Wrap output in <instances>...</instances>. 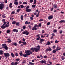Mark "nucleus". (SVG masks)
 Returning <instances> with one entry per match:
<instances>
[{
    "label": "nucleus",
    "mask_w": 65,
    "mask_h": 65,
    "mask_svg": "<svg viewBox=\"0 0 65 65\" xmlns=\"http://www.w3.org/2000/svg\"><path fill=\"white\" fill-rule=\"evenodd\" d=\"M40 46L38 45L36 46V48L35 47L34 48H31V50L33 52H34V50L36 52H39L40 51Z\"/></svg>",
    "instance_id": "1"
},
{
    "label": "nucleus",
    "mask_w": 65,
    "mask_h": 65,
    "mask_svg": "<svg viewBox=\"0 0 65 65\" xmlns=\"http://www.w3.org/2000/svg\"><path fill=\"white\" fill-rule=\"evenodd\" d=\"M25 53L26 54H23V56L24 57H27V56L30 55V50L25 51Z\"/></svg>",
    "instance_id": "2"
},
{
    "label": "nucleus",
    "mask_w": 65,
    "mask_h": 65,
    "mask_svg": "<svg viewBox=\"0 0 65 65\" xmlns=\"http://www.w3.org/2000/svg\"><path fill=\"white\" fill-rule=\"evenodd\" d=\"M36 27H38V25L37 24H36L35 25L34 27H32V30H37L38 28Z\"/></svg>",
    "instance_id": "3"
},
{
    "label": "nucleus",
    "mask_w": 65,
    "mask_h": 65,
    "mask_svg": "<svg viewBox=\"0 0 65 65\" xmlns=\"http://www.w3.org/2000/svg\"><path fill=\"white\" fill-rule=\"evenodd\" d=\"M4 55L6 58H7V57H9L10 55L8 53H4Z\"/></svg>",
    "instance_id": "4"
},
{
    "label": "nucleus",
    "mask_w": 65,
    "mask_h": 65,
    "mask_svg": "<svg viewBox=\"0 0 65 65\" xmlns=\"http://www.w3.org/2000/svg\"><path fill=\"white\" fill-rule=\"evenodd\" d=\"M29 33H30V32H28L27 31H24L22 32V34H26V35H29Z\"/></svg>",
    "instance_id": "5"
},
{
    "label": "nucleus",
    "mask_w": 65,
    "mask_h": 65,
    "mask_svg": "<svg viewBox=\"0 0 65 65\" xmlns=\"http://www.w3.org/2000/svg\"><path fill=\"white\" fill-rule=\"evenodd\" d=\"M2 22H3V25H5L6 24H7V22H5V19H3L2 20Z\"/></svg>",
    "instance_id": "6"
},
{
    "label": "nucleus",
    "mask_w": 65,
    "mask_h": 65,
    "mask_svg": "<svg viewBox=\"0 0 65 65\" xmlns=\"http://www.w3.org/2000/svg\"><path fill=\"white\" fill-rule=\"evenodd\" d=\"M5 26L6 28H8V27H9V22H8L6 24Z\"/></svg>",
    "instance_id": "7"
},
{
    "label": "nucleus",
    "mask_w": 65,
    "mask_h": 65,
    "mask_svg": "<svg viewBox=\"0 0 65 65\" xmlns=\"http://www.w3.org/2000/svg\"><path fill=\"white\" fill-rule=\"evenodd\" d=\"M40 62L41 63H42V64H43V63L44 64H46V61L45 60H41L40 61Z\"/></svg>",
    "instance_id": "8"
},
{
    "label": "nucleus",
    "mask_w": 65,
    "mask_h": 65,
    "mask_svg": "<svg viewBox=\"0 0 65 65\" xmlns=\"http://www.w3.org/2000/svg\"><path fill=\"white\" fill-rule=\"evenodd\" d=\"M53 18V15H51L49 16L48 18V20H51Z\"/></svg>",
    "instance_id": "9"
},
{
    "label": "nucleus",
    "mask_w": 65,
    "mask_h": 65,
    "mask_svg": "<svg viewBox=\"0 0 65 65\" xmlns=\"http://www.w3.org/2000/svg\"><path fill=\"white\" fill-rule=\"evenodd\" d=\"M3 47L4 48H5L6 51H7V50H8V47H7V46H3Z\"/></svg>",
    "instance_id": "10"
},
{
    "label": "nucleus",
    "mask_w": 65,
    "mask_h": 65,
    "mask_svg": "<svg viewBox=\"0 0 65 65\" xmlns=\"http://www.w3.org/2000/svg\"><path fill=\"white\" fill-rule=\"evenodd\" d=\"M11 64L12 65H17L18 64V63L17 62H15V63L12 62L11 63Z\"/></svg>",
    "instance_id": "11"
},
{
    "label": "nucleus",
    "mask_w": 65,
    "mask_h": 65,
    "mask_svg": "<svg viewBox=\"0 0 65 65\" xmlns=\"http://www.w3.org/2000/svg\"><path fill=\"white\" fill-rule=\"evenodd\" d=\"M14 4H15L16 5H18V2H17L18 0H15L14 1Z\"/></svg>",
    "instance_id": "12"
},
{
    "label": "nucleus",
    "mask_w": 65,
    "mask_h": 65,
    "mask_svg": "<svg viewBox=\"0 0 65 65\" xmlns=\"http://www.w3.org/2000/svg\"><path fill=\"white\" fill-rule=\"evenodd\" d=\"M13 32H15L16 33L18 32V30L17 29H14L13 30Z\"/></svg>",
    "instance_id": "13"
},
{
    "label": "nucleus",
    "mask_w": 65,
    "mask_h": 65,
    "mask_svg": "<svg viewBox=\"0 0 65 65\" xmlns=\"http://www.w3.org/2000/svg\"><path fill=\"white\" fill-rule=\"evenodd\" d=\"M31 10L30 9H28L26 10V11L27 12H30L31 11Z\"/></svg>",
    "instance_id": "14"
},
{
    "label": "nucleus",
    "mask_w": 65,
    "mask_h": 65,
    "mask_svg": "<svg viewBox=\"0 0 65 65\" xmlns=\"http://www.w3.org/2000/svg\"><path fill=\"white\" fill-rule=\"evenodd\" d=\"M1 28L2 29H5L6 27H5V26L3 25L1 26Z\"/></svg>",
    "instance_id": "15"
},
{
    "label": "nucleus",
    "mask_w": 65,
    "mask_h": 65,
    "mask_svg": "<svg viewBox=\"0 0 65 65\" xmlns=\"http://www.w3.org/2000/svg\"><path fill=\"white\" fill-rule=\"evenodd\" d=\"M44 41V40L42 39H40V43H41L42 41Z\"/></svg>",
    "instance_id": "16"
},
{
    "label": "nucleus",
    "mask_w": 65,
    "mask_h": 65,
    "mask_svg": "<svg viewBox=\"0 0 65 65\" xmlns=\"http://www.w3.org/2000/svg\"><path fill=\"white\" fill-rule=\"evenodd\" d=\"M30 22H28L27 21H26L25 22V25H29L30 24Z\"/></svg>",
    "instance_id": "17"
},
{
    "label": "nucleus",
    "mask_w": 65,
    "mask_h": 65,
    "mask_svg": "<svg viewBox=\"0 0 65 65\" xmlns=\"http://www.w3.org/2000/svg\"><path fill=\"white\" fill-rule=\"evenodd\" d=\"M59 23H65V21L64 20H62L59 21Z\"/></svg>",
    "instance_id": "18"
},
{
    "label": "nucleus",
    "mask_w": 65,
    "mask_h": 65,
    "mask_svg": "<svg viewBox=\"0 0 65 65\" xmlns=\"http://www.w3.org/2000/svg\"><path fill=\"white\" fill-rule=\"evenodd\" d=\"M51 44V42L48 41L46 43V45H50Z\"/></svg>",
    "instance_id": "19"
},
{
    "label": "nucleus",
    "mask_w": 65,
    "mask_h": 65,
    "mask_svg": "<svg viewBox=\"0 0 65 65\" xmlns=\"http://www.w3.org/2000/svg\"><path fill=\"white\" fill-rule=\"evenodd\" d=\"M3 51L2 50L0 51V55H3Z\"/></svg>",
    "instance_id": "20"
},
{
    "label": "nucleus",
    "mask_w": 65,
    "mask_h": 65,
    "mask_svg": "<svg viewBox=\"0 0 65 65\" xmlns=\"http://www.w3.org/2000/svg\"><path fill=\"white\" fill-rule=\"evenodd\" d=\"M61 49V48L60 47L59 48H56L55 49L56 51H59V50H60Z\"/></svg>",
    "instance_id": "21"
},
{
    "label": "nucleus",
    "mask_w": 65,
    "mask_h": 65,
    "mask_svg": "<svg viewBox=\"0 0 65 65\" xmlns=\"http://www.w3.org/2000/svg\"><path fill=\"white\" fill-rule=\"evenodd\" d=\"M12 3H10L9 4V7L10 8H12Z\"/></svg>",
    "instance_id": "22"
},
{
    "label": "nucleus",
    "mask_w": 65,
    "mask_h": 65,
    "mask_svg": "<svg viewBox=\"0 0 65 65\" xmlns=\"http://www.w3.org/2000/svg\"><path fill=\"white\" fill-rule=\"evenodd\" d=\"M0 6H2V7H4V4H0Z\"/></svg>",
    "instance_id": "23"
},
{
    "label": "nucleus",
    "mask_w": 65,
    "mask_h": 65,
    "mask_svg": "<svg viewBox=\"0 0 65 65\" xmlns=\"http://www.w3.org/2000/svg\"><path fill=\"white\" fill-rule=\"evenodd\" d=\"M53 7L54 8H57V5L54 4L53 6Z\"/></svg>",
    "instance_id": "24"
},
{
    "label": "nucleus",
    "mask_w": 65,
    "mask_h": 65,
    "mask_svg": "<svg viewBox=\"0 0 65 65\" xmlns=\"http://www.w3.org/2000/svg\"><path fill=\"white\" fill-rule=\"evenodd\" d=\"M22 43H23V44H24V45H26V44H27L26 42L25 41L22 42Z\"/></svg>",
    "instance_id": "25"
},
{
    "label": "nucleus",
    "mask_w": 65,
    "mask_h": 65,
    "mask_svg": "<svg viewBox=\"0 0 65 65\" xmlns=\"http://www.w3.org/2000/svg\"><path fill=\"white\" fill-rule=\"evenodd\" d=\"M10 32V31L9 30H8L7 31V33H9Z\"/></svg>",
    "instance_id": "26"
},
{
    "label": "nucleus",
    "mask_w": 65,
    "mask_h": 65,
    "mask_svg": "<svg viewBox=\"0 0 65 65\" xmlns=\"http://www.w3.org/2000/svg\"><path fill=\"white\" fill-rule=\"evenodd\" d=\"M11 55L12 57H14V54H13V53H11Z\"/></svg>",
    "instance_id": "27"
},
{
    "label": "nucleus",
    "mask_w": 65,
    "mask_h": 65,
    "mask_svg": "<svg viewBox=\"0 0 65 65\" xmlns=\"http://www.w3.org/2000/svg\"><path fill=\"white\" fill-rule=\"evenodd\" d=\"M15 23H16V22L14 21L12 22V24L13 25H15Z\"/></svg>",
    "instance_id": "28"
},
{
    "label": "nucleus",
    "mask_w": 65,
    "mask_h": 65,
    "mask_svg": "<svg viewBox=\"0 0 65 65\" xmlns=\"http://www.w3.org/2000/svg\"><path fill=\"white\" fill-rule=\"evenodd\" d=\"M53 53H56V50H54L52 51Z\"/></svg>",
    "instance_id": "29"
},
{
    "label": "nucleus",
    "mask_w": 65,
    "mask_h": 65,
    "mask_svg": "<svg viewBox=\"0 0 65 65\" xmlns=\"http://www.w3.org/2000/svg\"><path fill=\"white\" fill-rule=\"evenodd\" d=\"M21 20H23V15H21Z\"/></svg>",
    "instance_id": "30"
},
{
    "label": "nucleus",
    "mask_w": 65,
    "mask_h": 65,
    "mask_svg": "<svg viewBox=\"0 0 65 65\" xmlns=\"http://www.w3.org/2000/svg\"><path fill=\"white\" fill-rule=\"evenodd\" d=\"M29 63L30 65H34V63L32 62H29Z\"/></svg>",
    "instance_id": "31"
},
{
    "label": "nucleus",
    "mask_w": 65,
    "mask_h": 65,
    "mask_svg": "<svg viewBox=\"0 0 65 65\" xmlns=\"http://www.w3.org/2000/svg\"><path fill=\"white\" fill-rule=\"evenodd\" d=\"M19 24H20V23H19V22H17L16 24V26H19Z\"/></svg>",
    "instance_id": "32"
},
{
    "label": "nucleus",
    "mask_w": 65,
    "mask_h": 65,
    "mask_svg": "<svg viewBox=\"0 0 65 65\" xmlns=\"http://www.w3.org/2000/svg\"><path fill=\"white\" fill-rule=\"evenodd\" d=\"M36 2H37V1H36V0H34V3L33 4H35L36 3Z\"/></svg>",
    "instance_id": "33"
},
{
    "label": "nucleus",
    "mask_w": 65,
    "mask_h": 65,
    "mask_svg": "<svg viewBox=\"0 0 65 65\" xmlns=\"http://www.w3.org/2000/svg\"><path fill=\"white\" fill-rule=\"evenodd\" d=\"M3 8V7L2 6H0V9L1 10H2Z\"/></svg>",
    "instance_id": "34"
},
{
    "label": "nucleus",
    "mask_w": 65,
    "mask_h": 65,
    "mask_svg": "<svg viewBox=\"0 0 65 65\" xmlns=\"http://www.w3.org/2000/svg\"><path fill=\"white\" fill-rule=\"evenodd\" d=\"M57 32V29H54L53 30V32H54V33H56Z\"/></svg>",
    "instance_id": "35"
},
{
    "label": "nucleus",
    "mask_w": 65,
    "mask_h": 65,
    "mask_svg": "<svg viewBox=\"0 0 65 65\" xmlns=\"http://www.w3.org/2000/svg\"><path fill=\"white\" fill-rule=\"evenodd\" d=\"M35 6H36V5H33L32 6V8H35Z\"/></svg>",
    "instance_id": "36"
},
{
    "label": "nucleus",
    "mask_w": 65,
    "mask_h": 65,
    "mask_svg": "<svg viewBox=\"0 0 65 65\" xmlns=\"http://www.w3.org/2000/svg\"><path fill=\"white\" fill-rule=\"evenodd\" d=\"M7 42H8V43L11 42V40H8V41H7Z\"/></svg>",
    "instance_id": "37"
},
{
    "label": "nucleus",
    "mask_w": 65,
    "mask_h": 65,
    "mask_svg": "<svg viewBox=\"0 0 65 65\" xmlns=\"http://www.w3.org/2000/svg\"><path fill=\"white\" fill-rule=\"evenodd\" d=\"M21 6V8H24V6L23 5H20Z\"/></svg>",
    "instance_id": "38"
},
{
    "label": "nucleus",
    "mask_w": 65,
    "mask_h": 65,
    "mask_svg": "<svg viewBox=\"0 0 65 65\" xmlns=\"http://www.w3.org/2000/svg\"><path fill=\"white\" fill-rule=\"evenodd\" d=\"M55 43H58V42H59V41L56 40L55 42Z\"/></svg>",
    "instance_id": "39"
},
{
    "label": "nucleus",
    "mask_w": 65,
    "mask_h": 65,
    "mask_svg": "<svg viewBox=\"0 0 65 65\" xmlns=\"http://www.w3.org/2000/svg\"><path fill=\"white\" fill-rule=\"evenodd\" d=\"M48 50L49 51H52V48H51L50 47L48 48Z\"/></svg>",
    "instance_id": "40"
},
{
    "label": "nucleus",
    "mask_w": 65,
    "mask_h": 65,
    "mask_svg": "<svg viewBox=\"0 0 65 65\" xmlns=\"http://www.w3.org/2000/svg\"><path fill=\"white\" fill-rule=\"evenodd\" d=\"M15 55L16 56H17V57H18V56H19V54L17 53H16L15 54Z\"/></svg>",
    "instance_id": "41"
},
{
    "label": "nucleus",
    "mask_w": 65,
    "mask_h": 65,
    "mask_svg": "<svg viewBox=\"0 0 65 65\" xmlns=\"http://www.w3.org/2000/svg\"><path fill=\"white\" fill-rule=\"evenodd\" d=\"M29 2L30 3H32L33 2V0H30Z\"/></svg>",
    "instance_id": "42"
},
{
    "label": "nucleus",
    "mask_w": 65,
    "mask_h": 65,
    "mask_svg": "<svg viewBox=\"0 0 65 65\" xmlns=\"http://www.w3.org/2000/svg\"><path fill=\"white\" fill-rule=\"evenodd\" d=\"M14 44L15 45V46H17V45H18L17 43H14Z\"/></svg>",
    "instance_id": "43"
},
{
    "label": "nucleus",
    "mask_w": 65,
    "mask_h": 65,
    "mask_svg": "<svg viewBox=\"0 0 65 65\" xmlns=\"http://www.w3.org/2000/svg\"><path fill=\"white\" fill-rule=\"evenodd\" d=\"M6 16L5 15H3L2 16V17H3V18H5L6 17Z\"/></svg>",
    "instance_id": "44"
},
{
    "label": "nucleus",
    "mask_w": 65,
    "mask_h": 65,
    "mask_svg": "<svg viewBox=\"0 0 65 65\" xmlns=\"http://www.w3.org/2000/svg\"><path fill=\"white\" fill-rule=\"evenodd\" d=\"M20 10H21V9H19L17 10V12H19Z\"/></svg>",
    "instance_id": "45"
},
{
    "label": "nucleus",
    "mask_w": 65,
    "mask_h": 65,
    "mask_svg": "<svg viewBox=\"0 0 65 65\" xmlns=\"http://www.w3.org/2000/svg\"><path fill=\"white\" fill-rule=\"evenodd\" d=\"M14 13H15V12L14 11H13L11 13V14H14Z\"/></svg>",
    "instance_id": "46"
},
{
    "label": "nucleus",
    "mask_w": 65,
    "mask_h": 65,
    "mask_svg": "<svg viewBox=\"0 0 65 65\" xmlns=\"http://www.w3.org/2000/svg\"><path fill=\"white\" fill-rule=\"evenodd\" d=\"M30 7L29 6H28L26 7V9H28V8Z\"/></svg>",
    "instance_id": "47"
},
{
    "label": "nucleus",
    "mask_w": 65,
    "mask_h": 65,
    "mask_svg": "<svg viewBox=\"0 0 65 65\" xmlns=\"http://www.w3.org/2000/svg\"><path fill=\"white\" fill-rule=\"evenodd\" d=\"M41 37H42V38H44V37H45V36H43V35H41Z\"/></svg>",
    "instance_id": "48"
},
{
    "label": "nucleus",
    "mask_w": 65,
    "mask_h": 65,
    "mask_svg": "<svg viewBox=\"0 0 65 65\" xmlns=\"http://www.w3.org/2000/svg\"><path fill=\"white\" fill-rule=\"evenodd\" d=\"M47 25H50V22H48L47 23Z\"/></svg>",
    "instance_id": "49"
},
{
    "label": "nucleus",
    "mask_w": 65,
    "mask_h": 65,
    "mask_svg": "<svg viewBox=\"0 0 65 65\" xmlns=\"http://www.w3.org/2000/svg\"><path fill=\"white\" fill-rule=\"evenodd\" d=\"M20 60V59H15V61H19Z\"/></svg>",
    "instance_id": "50"
},
{
    "label": "nucleus",
    "mask_w": 65,
    "mask_h": 65,
    "mask_svg": "<svg viewBox=\"0 0 65 65\" xmlns=\"http://www.w3.org/2000/svg\"><path fill=\"white\" fill-rule=\"evenodd\" d=\"M39 27H40L41 26V23H40L39 24Z\"/></svg>",
    "instance_id": "51"
},
{
    "label": "nucleus",
    "mask_w": 65,
    "mask_h": 65,
    "mask_svg": "<svg viewBox=\"0 0 65 65\" xmlns=\"http://www.w3.org/2000/svg\"><path fill=\"white\" fill-rule=\"evenodd\" d=\"M43 58L44 59H45V58H47V56H44Z\"/></svg>",
    "instance_id": "52"
},
{
    "label": "nucleus",
    "mask_w": 65,
    "mask_h": 65,
    "mask_svg": "<svg viewBox=\"0 0 65 65\" xmlns=\"http://www.w3.org/2000/svg\"><path fill=\"white\" fill-rule=\"evenodd\" d=\"M22 54H23V53H22V52H21V53H19V54H20V55L21 56H22Z\"/></svg>",
    "instance_id": "53"
},
{
    "label": "nucleus",
    "mask_w": 65,
    "mask_h": 65,
    "mask_svg": "<svg viewBox=\"0 0 65 65\" xmlns=\"http://www.w3.org/2000/svg\"><path fill=\"white\" fill-rule=\"evenodd\" d=\"M40 38V37H38V38H37L36 39L37 40H39V38Z\"/></svg>",
    "instance_id": "54"
},
{
    "label": "nucleus",
    "mask_w": 65,
    "mask_h": 65,
    "mask_svg": "<svg viewBox=\"0 0 65 65\" xmlns=\"http://www.w3.org/2000/svg\"><path fill=\"white\" fill-rule=\"evenodd\" d=\"M39 22H41L42 21H43V19H40L39 20Z\"/></svg>",
    "instance_id": "55"
},
{
    "label": "nucleus",
    "mask_w": 65,
    "mask_h": 65,
    "mask_svg": "<svg viewBox=\"0 0 65 65\" xmlns=\"http://www.w3.org/2000/svg\"><path fill=\"white\" fill-rule=\"evenodd\" d=\"M23 3L24 4H27V3L26 2H23Z\"/></svg>",
    "instance_id": "56"
},
{
    "label": "nucleus",
    "mask_w": 65,
    "mask_h": 65,
    "mask_svg": "<svg viewBox=\"0 0 65 65\" xmlns=\"http://www.w3.org/2000/svg\"><path fill=\"white\" fill-rule=\"evenodd\" d=\"M61 57H62L61 59H62V60H64V57H63V56H62Z\"/></svg>",
    "instance_id": "57"
},
{
    "label": "nucleus",
    "mask_w": 65,
    "mask_h": 65,
    "mask_svg": "<svg viewBox=\"0 0 65 65\" xmlns=\"http://www.w3.org/2000/svg\"><path fill=\"white\" fill-rule=\"evenodd\" d=\"M28 27H29L30 29H31V25H29L28 26Z\"/></svg>",
    "instance_id": "58"
},
{
    "label": "nucleus",
    "mask_w": 65,
    "mask_h": 65,
    "mask_svg": "<svg viewBox=\"0 0 65 65\" xmlns=\"http://www.w3.org/2000/svg\"><path fill=\"white\" fill-rule=\"evenodd\" d=\"M44 30H43L42 31V34L44 33Z\"/></svg>",
    "instance_id": "59"
},
{
    "label": "nucleus",
    "mask_w": 65,
    "mask_h": 65,
    "mask_svg": "<svg viewBox=\"0 0 65 65\" xmlns=\"http://www.w3.org/2000/svg\"><path fill=\"white\" fill-rule=\"evenodd\" d=\"M23 29H25L26 28V26H23Z\"/></svg>",
    "instance_id": "60"
},
{
    "label": "nucleus",
    "mask_w": 65,
    "mask_h": 65,
    "mask_svg": "<svg viewBox=\"0 0 65 65\" xmlns=\"http://www.w3.org/2000/svg\"><path fill=\"white\" fill-rule=\"evenodd\" d=\"M30 20H33V17H30Z\"/></svg>",
    "instance_id": "61"
},
{
    "label": "nucleus",
    "mask_w": 65,
    "mask_h": 65,
    "mask_svg": "<svg viewBox=\"0 0 65 65\" xmlns=\"http://www.w3.org/2000/svg\"><path fill=\"white\" fill-rule=\"evenodd\" d=\"M53 9H54V8H51V11H53Z\"/></svg>",
    "instance_id": "62"
},
{
    "label": "nucleus",
    "mask_w": 65,
    "mask_h": 65,
    "mask_svg": "<svg viewBox=\"0 0 65 65\" xmlns=\"http://www.w3.org/2000/svg\"><path fill=\"white\" fill-rule=\"evenodd\" d=\"M46 52H48V48L46 50H45Z\"/></svg>",
    "instance_id": "63"
},
{
    "label": "nucleus",
    "mask_w": 65,
    "mask_h": 65,
    "mask_svg": "<svg viewBox=\"0 0 65 65\" xmlns=\"http://www.w3.org/2000/svg\"><path fill=\"white\" fill-rule=\"evenodd\" d=\"M21 7V5L19 6L18 7V8H20Z\"/></svg>",
    "instance_id": "64"
}]
</instances>
